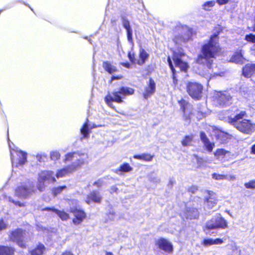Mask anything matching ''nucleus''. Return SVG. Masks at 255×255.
Wrapping results in <instances>:
<instances>
[{"instance_id":"1","label":"nucleus","mask_w":255,"mask_h":255,"mask_svg":"<svg viewBox=\"0 0 255 255\" xmlns=\"http://www.w3.org/2000/svg\"><path fill=\"white\" fill-rule=\"evenodd\" d=\"M221 50V48L219 43V37L218 34H214L211 36L209 41L204 44L202 47V55L198 56L197 62L200 64H206L205 68H208V73L202 74L207 78L211 75V69L213 60L211 58H214L218 55Z\"/></svg>"},{"instance_id":"2","label":"nucleus","mask_w":255,"mask_h":255,"mask_svg":"<svg viewBox=\"0 0 255 255\" xmlns=\"http://www.w3.org/2000/svg\"><path fill=\"white\" fill-rule=\"evenodd\" d=\"M64 161L66 163L71 162V164L57 171L56 174L57 178L72 173L80 168L82 165L87 163L88 155L86 153L81 151L70 152L65 155Z\"/></svg>"},{"instance_id":"3","label":"nucleus","mask_w":255,"mask_h":255,"mask_svg":"<svg viewBox=\"0 0 255 255\" xmlns=\"http://www.w3.org/2000/svg\"><path fill=\"white\" fill-rule=\"evenodd\" d=\"M245 115V112L242 111L234 118H229V123L241 132L251 134L255 131V124L252 123L250 120H242Z\"/></svg>"},{"instance_id":"4","label":"nucleus","mask_w":255,"mask_h":255,"mask_svg":"<svg viewBox=\"0 0 255 255\" xmlns=\"http://www.w3.org/2000/svg\"><path fill=\"white\" fill-rule=\"evenodd\" d=\"M134 90L128 87H121L117 90H114L111 93H109L105 98L106 104L111 108L114 109L113 102L122 103L126 96L132 95Z\"/></svg>"},{"instance_id":"5","label":"nucleus","mask_w":255,"mask_h":255,"mask_svg":"<svg viewBox=\"0 0 255 255\" xmlns=\"http://www.w3.org/2000/svg\"><path fill=\"white\" fill-rule=\"evenodd\" d=\"M56 181L54 174L51 171H42L39 173L37 188L40 192L43 191L46 185Z\"/></svg>"},{"instance_id":"6","label":"nucleus","mask_w":255,"mask_h":255,"mask_svg":"<svg viewBox=\"0 0 255 255\" xmlns=\"http://www.w3.org/2000/svg\"><path fill=\"white\" fill-rule=\"evenodd\" d=\"M228 226L227 221L219 214L207 222L205 230L209 231L212 230L225 229Z\"/></svg>"},{"instance_id":"7","label":"nucleus","mask_w":255,"mask_h":255,"mask_svg":"<svg viewBox=\"0 0 255 255\" xmlns=\"http://www.w3.org/2000/svg\"><path fill=\"white\" fill-rule=\"evenodd\" d=\"M11 160L12 166L18 167L23 165L26 161V153L18 150V148H12L9 143Z\"/></svg>"},{"instance_id":"8","label":"nucleus","mask_w":255,"mask_h":255,"mask_svg":"<svg viewBox=\"0 0 255 255\" xmlns=\"http://www.w3.org/2000/svg\"><path fill=\"white\" fill-rule=\"evenodd\" d=\"M35 190L33 182L28 181L24 184L18 186L15 190V194L20 198H26L34 193Z\"/></svg>"},{"instance_id":"9","label":"nucleus","mask_w":255,"mask_h":255,"mask_svg":"<svg viewBox=\"0 0 255 255\" xmlns=\"http://www.w3.org/2000/svg\"><path fill=\"white\" fill-rule=\"evenodd\" d=\"M214 102L221 107L229 105L232 103V97L228 92H217L214 95Z\"/></svg>"},{"instance_id":"10","label":"nucleus","mask_w":255,"mask_h":255,"mask_svg":"<svg viewBox=\"0 0 255 255\" xmlns=\"http://www.w3.org/2000/svg\"><path fill=\"white\" fill-rule=\"evenodd\" d=\"M203 86L196 82H189L187 86L189 95L194 99L199 100L201 97Z\"/></svg>"},{"instance_id":"11","label":"nucleus","mask_w":255,"mask_h":255,"mask_svg":"<svg viewBox=\"0 0 255 255\" xmlns=\"http://www.w3.org/2000/svg\"><path fill=\"white\" fill-rule=\"evenodd\" d=\"M178 103L183 113V120L189 124L191 117L194 114L192 106L184 99L179 101Z\"/></svg>"},{"instance_id":"12","label":"nucleus","mask_w":255,"mask_h":255,"mask_svg":"<svg viewBox=\"0 0 255 255\" xmlns=\"http://www.w3.org/2000/svg\"><path fill=\"white\" fill-rule=\"evenodd\" d=\"M24 234L20 229H17L10 233L9 238L11 241L16 243L19 247L25 248V245L23 241Z\"/></svg>"},{"instance_id":"13","label":"nucleus","mask_w":255,"mask_h":255,"mask_svg":"<svg viewBox=\"0 0 255 255\" xmlns=\"http://www.w3.org/2000/svg\"><path fill=\"white\" fill-rule=\"evenodd\" d=\"M128 56L130 61L133 63H136L139 65H143L148 58V54L142 48L139 50V59H136L134 58L133 54L129 53Z\"/></svg>"},{"instance_id":"14","label":"nucleus","mask_w":255,"mask_h":255,"mask_svg":"<svg viewBox=\"0 0 255 255\" xmlns=\"http://www.w3.org/2000/svg\"><path fill=\"white\" fill-rule=\"evenodd\" d=\"M70 211L73 214L75 217L73 219V222L76 225L81 223L86 217V213L83 211L77 208L71 207Z\"/></svg>"},{"instance_id":"15","label":"nucleus","mask_w":255,"mask_h":255,"mask_svg":"<svg viewBox=\"0 0 255 255\" xmlns=\"http://www.w3.org/2000/svg\"><path fill=\"white\" fill-rule=\"evenodd\" d=\"M155 245L160 250L167 253H171L173 251L172 244L167 240L160 238L155 241Z\"/></svg>"},{"instance_id":"16","label":"nucleus","mask_w":255,"mask_h":255,"mask_svg":"<svg viewBox=\"0 0 255 255\" xmlns=\"http://www.w3.org/2000/svg\"><path fill=\"white\" fill-rule=\"evenodd\" d=\"M101 126L100 125H96L93 123H89V121L87 119L86 122L80 129V132L82 135L81 138H88L89 136L90 130L91 129Z\"/></svg>"},{"instance_id":"17","label":"nucleus","mask_w":255,"mask_h":255,"mask_svg":"<svg viewBox=\"0 0 255 255\" xmlns=\"http://www.w3.org/2000/svg\"><path fill=\"white\" fill-rule=\"evenodd\" d=\"M184 55L183 53L180 52L179 54L174 53L173 56V60L176 67H178L181 71H186L188 66L187 63L183 62L181 57Z\"/></svg>"},{"instance_id":"18","label":"nucleus","mask_w":255,"mask_h":255,"mask_svg":"<svg viewBox=\"0 0 255 255\" xmlns=\"http://www.w3.org/2000/svg\"><path fill=\"white\" fill-rule=\"evenodd\" d=\"M122 24L123 27L126 30L127 38L128 42H132V29L131 27L129 21L124 16H122Z\"/></svg>"},{"instance_id":"19","label":"nucleus","mask_w":255,"mask_h":255,"mask_svg":"<svg viewBox=\"0 0 255 255\" xmlns=\"http://www.w3.org/2000/svg\"><path fill=\"white\" fill-rule=\"evenodd\" d=\"M243 74L246 77H251V80L255 82V64H247L243 68Z\"/></svg>"},{"instance_id":"20","label":"nucleus","mask_w":255,"mask_h":255,"mask_svg":"<svg viewBox=\"0 0 255 255\" xmlns=\"http://www.w3.org/2000/svg\"><path fill=\"white\" fill-rule=\"evenodd\" d=\"M181 216L186 219H194L199 216V212L196 208H191L187 207L185 211H184Z\"/></svg>"},{"instance_id":"21","label":"nucleus","mask_w":255,"mask_h":255,"mask_svg":"<svg viewBox=\"0 0 255 255\" xmlns=\"http://www.w3.org/2000/svg\"><path fill=\"white\" fill-rule=\"evenodd\" d=\"M217 201L215 194L213 192H209V197L206 198L205 208L212 209L217 204Z\"/></svg>"},{"instance_id":"22","label":"nucleus","mask_w":255,"mask_h":255,"mask_svg":"<svg viewBox=\"0 0 255 255\" xmlns=\"http://www.w3.org/2000/svg\"><path fill=\"white\" fill-rule=\"evenodd\" d=\"M155 84L153 80L150 79L148 86L145 88L143 93V96L145 99H147L155 92Z\"/></svg>"},{"instance_id":"23","label":"nucleus","mask_w":255,"mask_h":255,"mask_svg":"<svg viewBox=\"0 0 255 255\" xmlns=\"http://www.w3.org/2000/svg\"><path fill=\"white\" fill-rule=\"evenodd\" d=\"M102 200V196L100 195L99 192L93 191L88 195L86 202L88 204H90L91 202L95 203H100Z\"/></svg>"},{"instance_id":"24","label":"nucleus","mask_w":255,"mask_h":255,"mask_svg":"<svg viewBox=\"0 0 255 255\" xmlns=\"http://www.w3.org/2000/svg\"><path fill=\"white\" fill-rule=\"evenodd\" d=\"M200 138L203 142L204 146L206 147V149L209 152H211L215 146V144L213 142L210 141L206 134L204 132H200Z\"/></svg>"},{"instance_id":"25","label":"nucleus","mask_w":255,"mask_h":255,"mask_svg":"<svg viewBox=\"0 0 255 255\" xmlns=\"http://www.w3.org/2000/svg\"><path fill=\"white\" fill-rule=\"evenodd\" d=\"M43 210L51 211L57 214L59 217L63 221H66L69 218L68 214L63 211H60L54 208H46Z\"/></svg>"},{"instance_id":"26","label":"nucleus","mask_w":255,"mask_h":255,"mask_svg":"<svg viewBox=\"0 0 255 255\" xmlns=\"http://www.w3.org/2000/svg\"><path fill=\"white\" fill-rule=\"evenodd\" d=\"M230 61L238 64H243L245 61V59L243 57L242 51H238L231 57Z\"/></svg>"},{"instance_id":"27","label":"nucleus","mask_w":255,"mask_h":255,"mask_svg":"<svg viewBox=\"0 0 255 255\" xmlns=\"http://www.w3.org/2000/svg\"><path fill=\"white\" fill-rule=\"evenodd\" d=\"M230 152L229 151L226 150L224 149L220 148L216 150L214 153V155L218 160L221 161H225V157Z\"/></svg>"},{"instance_id":"28","label":"nucleus","mask_w":255,"mask_h":255,"mask_svg":"<svg viewBox=\"0 0 255 255\" xmlns=\"http://www.w3.org/2000/svg\"><path fill=\"white\" fill-rule=\"evenodd\" d=\"M216 138L219 140L220 142L223 143L225 142L227 139L229 138V135L219 129H216L215 130Z\"/></svg>"},{"instance_id":"29","label":"nucleus","mask_w":255,"mask_h":255,"mask_svg":"<svg viewBox=\"0 0 255 255\" xmlns=\"http://www.w3.org/2000/svg\"><path fill=\"white\" fill-rule=\"evenodd\" d=\"M103 67L110 74H112L117 71L116 67L108 61L103 62Z\"/></svg>"},{"instance_id":"30","label":"nucleus","mask_w":255,"mask_h":255,"mask_svg":"<svg viewBox=\"0 0 255 255\" xmlns=\"http://www.w3.org/2000/svg\"><path fill=\"white\" fill-rule=\"evenodd\" d=\"M45 250L43 245L39 244L36 248L30 251L31 255H42Z\"/></svg>"},{"instance_id":"31","label":"nucleus","mask_w":255,"mask_h":255,"mask_svg":"<svg viewBox=\"0 0 255 255\" xmlns=\"http://www.w3.org/2000/svg\"><path fill=\"white\" fill-rule=\"evenodd\" d=\"M13 250L11 248L0 246V255H12Z\"/></svg>"},{"instance_id":"32","label":"nucleus","mask_w":255,"mask_h":255,"mask_svg":"<svg viewBox=\"0 0 255 255\" xmlns=\"http://www.w3.org/2000/svg\"><path fill=\"white\" fill-rule=\"evenodd\" d=\"M216 1L214 0L208 1L204 3L202 5V8L206 11H210L212 8L215 6Z\"/></svg>"},{"instance_id":"33","label":"nucleus","mask_w":255,"mask_h":255,"mask_svg":"<svg viewBox=\"0 0 255 255\" xmlns=\"http://www.w3.org/2000/svg\"><path fill=\"white\" fill-rule=\"evenodd\" d=\"M132 170V168L128 163H125L120 165L118 170L120 172H128Z\"/></svg>"},{"instance_id":"34","label":"nucleus","mask_w":255,"mask_h":255,"mask_svg":"<svg viewBox=\"0 0 255 255\" xmlns=\"http://www.w3.org/2000/svg\"><path fill=\"white\" fill-rule=\"evenodd\" d=\"M193 140V137L191 135H187L185 137L182 141V144L183 146H190L191 145Z\"/></svg>"},{"instance_id":"35","label":"nucleus","mask_w":255,"mask_h":255,"mask_svg":"<svg viewBox=\"0 0 255 255\" xmlns=\"http://www.w3.org/2000/svg\"><path fill=\"white\" fill-rule=\"evenodd\" d=\"M167 61H168V65L172 72V73H173V83L174 84H176L177 83V80L175 78V69L174 68V67H173V65L172 64V61L170 58V57H168V59H167Z\"/></svg>"},{"instance_id":"36","label":"nucleus","mask_w":255,"mask_h":255,"mask_svg":"<svg viewBox=\"0 0 255 255\" xmlns=\"http://www.w3.org/2000/svg\"><path fill=\"white\" fill-rule=\"evenodd\" d=\"M212 178L215 180H225L227 178V175H224L217 173H213L212 174Z\"/></svg>"},{"instance_id":"37","label":"nucleus","mask_w":255,"mask_h":255,"mask_svg":"<svg viewBox=\"0 0 255 255\" xmlns=\"http://www.w3.org/2000/svg\"><path fill=\"white\" fill-rule=\"evenodd\" d=\"M66 188V186H59L57 188L53 189V193L55 196H56L58 194L60 193L64 189Z\"/></svg>"},{"instance_id":"38","label":"nucleus","mask_w":255,"mask_h":255,"mask_svg":"<svg viewBox=\"0 0 255 255\" xmlns=\"http://www.w3.org/2000/svg\"><path fill=\"white\" fill-rule=\"evenodd\" d=\"M153 157V155L149 153H142V160L145 161H151Z\"/></svg>"},{"instance_id":"39","label":"nucleus","mask_w":255,"mask_h":255,"mask_svg":"<svg viewBox=\"0 0 255 255\" xmlns=\"http://www.w3.org/2000/svg\"><path fill=\"white\" fill-rule=\"evenodd\" d=\"M60 153L56 151H52L50 153V157L51 159L53 160H56L60 158Z\"/></svg>"},{"instance_id":"40","label":"nucleus","mask_w":255,"mask_h":255,"mask_svg":"<svg viewBox=\"0 0 255 255\" xmlns=\"http://www.w3.org/2000/svg\"><path fill=\"white\" fill-rule=\"evenodd\" d=\"M245 39L248 42L255 43V35L253 34H247L245 36Z\"/></svg>"},{"instance_id":"41","label":"nucleus","mask_w":255,"mask_h":255,"mask_svg":"<svg viewBox=\"0 0 255 255\" xmlns=\"http://www.w3.org/2000/svg\"><path fill=\"white\" fill-rule=\"evenodd\" d=\"M245 186L248 189H255V180H252L249 182L245 183Z\"/></svg>"},{"instance_id":"42","label":"nucleus","mask_w":255,"mask_h":255,"mask_svg":"<svg viewBox=\"0 0 255 255\" xmlns=\"http://www.w3.org/2000/svg\"><path fill=\"white\" fill-rule=\"evenodd\" d=\"M202 244L205 246L213 245V239L211 238L205 239L203 240Z\"/></svg>"},{"instance_id":"43","label":"nucleus","mask_w":255,"mask_h":255,"mask_svg":"<svg viewBox=\"0 0 255 255\" xmlns=\"http://www.w3.org/2000/svg\"><path fill=\"white\" fill-rule=\"evenodd\" d=\"M149 180L151 182H158L159 181V179L155 176L153 173H151L148 175Z\"/></svg>"},{"instance_id":"44","label":"nucleus","mask_w":255,"mask_h":255,"mask_svg":"<svg viewBox=\"0 0 255 255\" xmlns=\"http://www.w3.org/2000/svg\"><path fill=\"white\" fill-rule=\"evenodd\" d=\"M108 216V221H113L115 219V213L113 210L110 211L107 214Z\"/></svg>"},{"instance_id":"45","label":"nucleus","mask_w":255,"mask_h":255,"mask_svg":"<svg viewBox=\"0 0 255 255\" xmlns=\"http://www.w3.org/2000/svg\"><path fill=\"white\" fill-rule=\"evenodd\" d=\"M224 243L223 239L217 238L213 239V245H221Z\"/></svg>"},{"instance_id":"46","label":"nucleus","mask_w":255,"mask_h":255,"mask_svg":"<svg viewBox=\"0 0 255 255\" xmlns=\"http://www.w3.org/2000/svg\"><path fill=\"white\" fill-rule=\"evenodd\" d=\"M7 225L2 220L0 221V231L7 228Z\"/></svg>"},{"instance_id":"47","label":"nucleus","mask_w":255,"mask_h":255,"mask_svg":"<svg viewBox=\"0 0 255 255\" xmlns=\"http://www.w3.org/2000/svg\"><path fill=\"white\" fill-rule=\"evenodd\" d=\"M198 190V188L196 186H192L189 188V191L194 193Z\"/></svg>"},{"instance_id":"48","label":"nucleus","mask_w":255,"mask_h":255,"mask_svg":"<svg viewBox=\"0 0 255 255\" xmlns=\"http://www.w3.org/2000/svg\"><path fill=\"white\" fill-rule=\"evenodd\" d=\"M229 0H216V2L219 4V5H223L227 3Z\"/></svg>"},{"instance_id":"49","label":"nucleus","mask_w":255,"mask_h":255,"mask_svg":"<svg viewBox=\"0 0 255 255\" xmlns=\"http://www.w3.org/2000/svg\"><path fill=\"white\" fill-rule=\"evenodd\" d=\"M10 201L11 202H12L13 204H14L15 205H18L19 206V207H22V206H24V204L21 202H20L19 201H15L14 200H10Z\"/></svg>"},{"instance_id":"50","label":"nucleus","mask_w":255,"mask_h":255,"mask_svg":"<svg viewBox=\"0 0 255 255\" xmlns=\"http://www.w3.org/2000/svg\"><path fill=\"white\" fill-rule=\"evenodd\" d=\"M117 190H118V188L115 186H112L110 189V191L111 193L117 192Z\"/></svg>"},{"instance_id":"51","label":"nucleus","mask_w":255,"mask_h":255,"mask_svg":"<svg viewBox=\"0 0 255 255\" xmlns=\"http://www.w3.org/2000/svg\"><path fill=\"white\" fill-rule=\"evenodd\" d=\"M226 179L234 181L236 179V176L234 175H230L229 176H227V178Z\"/></svg>"},{"instance_id":"52","label":"nucleus","mask_w":255,"mask_h":255,"mask_svg":"<svg viewBox=\"0 0 255 255\" xmlns=\"http://www.w3.org/2000/svg\"><path fill=\"white\" fill-rule=\"evenodd\" d=\"M133 157L134 159L142 160V154L140 155H134Z\"/></svg>"},{"instance_id":"53","label":"nucleus","mask_w":255,"mask_h":255,"mask_svg":"<svg viewBox=\"0 0 255 255\" xmlns=\"http://www.w3.org/2000/svg\"><path fill=\"white\" fill-rule=\"evenodd\" d=\"M203 161V160L202 158H197V163L199 165V166H202V163Z\"/></svg>"},{"instance_id":"54","label":"nucleus","mask_w":255,"mask_h":255,"mask_svg":"<svg viewBox=\"0 0 255 255\" xmlns=\"http://www.w3.org/2000/svg\"><path fill=\"white\" fill-rule=\"evenodd\" d=\"M102 185V181L100 180H98V181H96L94 183V185L97 186V187H100Z\"/></svg>"},{"instance_id":"55","label":"nucleus","mask_w":255,"mask_h":255,"mask_svg":"<svg viewBox=\"0 0 255 255\" xmlns=\"http://www.w3.org/2000/svg\"><path fill=\"white\" fill-rule=\"evenodd\" d=\"M122 76H113L112 77V81H113L114 80H118V79H122Z\"/></svg>"},{"instance_id":"56","label":"nucleus","mask_w":255,"mask_h":255,"mask_svg":"<svg viewBox=\"0 0 255 255\" xmlns=\"http://www.w3.org/2000/svg\"><path fill=\"white\" fill-rule=\"evenodd\" d=\"M122 65L128 68L130 67V64L129 63H122Z\"/></svg>"},{"instance_id":"57","label":"nucleus","mask_w":255,"mask_h":255,"mask_svg":"<svg viewBox=\"0 0 255 255\" xmlns=\"http://www.w3.org/2000/svg\"><path fill=\"white\" fill-rule=\"evenodd\" d=\"M251 153L255 154V144L252 146Z\"/></svg>"},{"instance_id":"58","label":"nucleus","mask_w":255,"mask_h":255,"mask_svg":"<svg viewBox=\"0 0 255 255\" xmlns=\"http://www.w3.org/2000/svg\"><path fill=\"white\" fill-rule=\"evenodd\" d=\"M62 255H73L70 252H65L63 253Z\"/></svg>"},{"instance_id":"59","label":"nucleus","mask_w":255,"mask_h":255,"mask_svg":"<svg viewBox=\"0 0 255 255\" xmlns=\"http://www.w3.org/2000/svg\"><path fill=\"white\" fill-rule=\"evenodd\" d=\"M252 54L254 55H255V45L254 46L252 50Z\"/></svg>"},{"instance_id":"60","label":"nucleus","mask_w":255,"mask_h":255,"mask_svg":"<svg viewBox=\"0 0 255 255\" xmlns=\"http://www.w3.org/2000/svg\"><path fill=\"white\" fill-rule=\"evenodd\" d=\"M179 38H182L184 42H185L186 41H187L188 39V38H185L181 37H180Z\"/></svg>"},{"instance_id":"61","label":"nucleus","mask_w":255,"mask_h":255,"mask_svg":"<svg viewBox=\"0 0 255 255\" xmlns=\"http://www.w3.org/2000/svg\"><path fill=\"white\" fill-rule=\"evenodd\" d=\"M175 42L176 43H179V39H178V37L175 36Z\"/></svg>"},{"instance_id":"62","label":"nucleus","mask_w":255,"mask_h":255,"mask_svg":"<svg viewBox=\"0 0 255 255\" xmlns=\"http://www.w3.org/2000/svg\"><path fill=\"white\" fill-rule=\"evenodd\" d=\"M106 255H114L112 253L110 252H107L106 253Z\"/></svg>"},{"instance_id":"63","label":"nucleus","mask_w":255,"mask_h":255,"mask_svg":"<svg viewBox=\"0 0 255 255\" xmlns=\"http://www.w3.org/2000/svg\"><path fill=\"white\" fill-rule=\"evenodd\" d=\"M137 1L138 2H139V3H140V2H141V3H143V2H142V0H137Z\"/></svg>"},{"instance_id":"64","label":"nucleus","mask_w":255,"mask_h":255,"mask_svg":"<svg viewBox=\"0 0 255 255\" xmlns=\"http://www.w3.org/2000/svg\"><path fill=\"white\" fill-rule=\"evenodd\" d=\"M37 228H38V230H40V228L39 227V226H37Z\"/></svg>"}]
</instances>
